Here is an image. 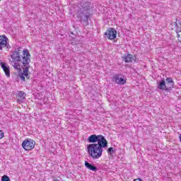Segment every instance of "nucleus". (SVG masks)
Here are the masks:
<instances>
[{
  "instance_id": "nucleus-1",
  "label": "nucleus",
  "mask_w": 181,
  "mask_h": 181,
  "mask_svg": "<svg viewBox=\"0 0 181 181\" xmlns=\"http://www.w3.org/2000/svg\"><path fill=\"white\" fill-rule=\"evenodd\" d=\"M90 144L87 146V152L93 160L100 159L103 156V148L108 146V141L101 134H92L88 138Z\"/></svg>"
},
{
  "instance_id": "nucleus-2",
  "label": "nucleus",
  "mask_w": 181,
  "mask_h": 181,
  "mask_svg": "<svg viewBox=\"0 0 181 181\" xmlns=\"http://www.w3.org/2000/svg\"><path fill=\"white\" fill-rule=\"evenodd\" d=\"M9 63L16 70H21L22 64L25 62V59H30V53L28 49L22 50V47H19L11 52L10 54ZM21 63L22 64H21Z\"/></svg>"
},
{
  "instance_id": "nucleus-3",
  "label": "nucleus",
  "mask_w": 181,
  "mask_h": 181,
  "mask_svg": "<svg viewBox=\"0 0 181 181\" xmlns=\"http://www.w3.org/2000/svg\"><path fill=\"white\" fill-rule=\"evenodd\" d=\"M81 8L78 11L77 18L79 19L80 23H82L83 26H88L90 25L88 21H90L93 16V7L91 6V3H81Z\"/></svg>"
},
{
  "instance_id": "nucleus-4",
  "label": "nucleus",
  "mask_w": 181,
  "mask_h": 181,
  "mask_svg": "<svg viewBox=\"0 0 181 181\" xmlns=\"http://www.w3.org/2000/svg\"><path fill=\"white\" fill-rule=\"evenodd\" d=\"M35 145H36V142L31 139H27L22 143V146L25 151H32L35 148Z\"/></svg>"
},
{
  "instance_id": "nucleus-5",
  "label": "nucleus",
  "mask_w": 181,
  "mask_h": 181,
  "mask_svg": "<svg viewBox=\"0 0 181 181\" xmlns=\"http://www.w3.org/2000/svg\"><path fill=\"white\" fill-rule=\"evenodd\" d=\"M30 59L25 58L23 64L21 65V68L23 69V73L21 74L25 77H29V69H30Z\"/></svg>"
},
{
  "instance_id": "nucleus-6",
  "label": "nucleus",
  "mask_w": 181,
  "mask_h": 181,
  "mask_svg": "<svg viewBox=\"0 0 181 181\" xmlns=\"http://www.w3.org/2000/svg\"><path fill=\"white\" fill-rule=\"evenodd\" d=\"M8 38L5 35H0V50H3V49H6L8 52L9 49H11V45L9 42H8Z\"/></svg>"
},
{
  "instance_id": "nucleus-7",
  "label": "nucleus",
  "mask_w": 181,
  "mask_h": 181,
  "mask_svg": "<svg viewBox=\"0 0 181 181\" xmlns=\"http://www.w3.org/2000/svg\"><path fill=\"white\" fill-rule=\"evenodd\" d=\"M104 36L109 40H114L117 37V30L114 28H109L104 33Z\"/></svg>"
},
{
  "instance_id": "nucleus-8",
  "label": "nucleus",
  "mask_w": 181,
  "mask_h": 181,
  "mask_svg": "<svg viewBox=\"0 0 181 181\" xmlns=\"http://www.w3.org/2000/svg\"><path fill=\"white\" fill-rule=\"evenodd\" d=\"M112 81L115 83V84H119V86H124V84L127 83V79L125 78H122L121 74H115L112 78Z\"/></svg>"
},
{
  "instance_id": "nucleus-9",
  "label": "nucleus",
  "mask_w": 181,
  "mask_h": 181,
  "mask_svg": "<svg viewBox=\"0 0 181 181\" xmlns=\"http://www.w3.org/2000/svg\"><path fill=\"white\" fill-rule=\"evenodd\" d=\"M0 66L2 70H4L6 76L7 77H11V69L9 68V65L6 64V62H3L2 61H0Z\"/></svg>"
},
{
  "instance_id": "nucleus-10",
  "label": "nucleus",
  "mask_w": 181,
  "mask_h": 181,
  "mask_svg": "<svg viewBox=\"0 0 181 181\" xmlns=\"http://www.w3.org/2000/svg\"><path fill=\"white\" fill-rule=\"evenodd\" d=\"M158 90H163L165 91H169V88L166 86V82L165 81V79L163 78L158 84Z\"/></svg>"
},
{
  "instance_id": "nucleus-11",
  "label": "nucleus",
  "mask_w": 181,
  "mask_h": 181,
  "mask_svg": "<svg viewBox=\"0 0 181 181\" xmlns=\"http://www.w3.org/2000/svg\"><path fill=\"white\" fill-rule=\"evenodd\" d=\"M124 62H125V63H132V62H135V57H134V55L131 54H127L126 55H124L122 57Z\"/></svg>"
},
{
  "instance_id": "nucleus-12",
  "label": "nucleus",
  "mask_w": 181,
  "mask_h": 181,
  "mask_svg": "<svg viewBox=\"0 0 181 181\" xmlns=\"http://www.w3.org/2000/svg\"><path fill=\"white\" fill-rule=\"evenodd\" d=\"M25 98L26 93H25L23 91H19L16 95V99L18 100V103H22Z\"/></svg>"
},
{
  "instance_id": "nucleus-13",
  "label": "nucleus",
  "mask_w": 181,
  "mask_h": 181,
  "mask_svg": "<svg viewBox=\"0 0 181 181\" xmlns=\"http://www.w3.org/2000/svg\"><path fill=\"white\" fill-rule=\"evenodd\" d=\"M85 166L89 170H92V172H97V170H98V168L95 165H94L87 161H85Z\"/></svg>"
},
{
  "instance_id": "nucleus-14",
  "label": "nucleus",
  "mask_w": 181,
  "mask_h": 181,
  "mask_svg": "<svg viewBox=\"0 0 181 181\" xmlns=\"http://www.w3.org/2000/svg\"><path fill=\"white\" fill-rule=\"evenodd\" d=\"M165 81L166 83L169 85V89L170 88H175V81H173V79H172V78H165Z\"/></svg>"
},
{
  "instance_id": "nucleus-15",
  "label": "nucleus",
  "mask_w": 181,
  "mask_h": 181,
  "mask_svg": "<svg viewBox=\"0 0 181 181\" xmlns=\"http://www.w3.org/2000/svg\"><path fill=\"white\" fill-rule=\"evenodd\" d=\"M115 148L113 147L109 148L107 151V155H109V156H114V155H115Z\"/></svg>"
},
{
  "instance_id": "nucleus-16",
  "label": "nucleus",
  "mask_w": 181,
  "mask_h": 181,
  "mask_svg": "<svg viewBox=\"0 0 181 181\" xmlns=\"http://www.w3.org/2000/svg\"><path fill=\"white\" fill-rule=\"evenodd\" d=\"M1 181H11V178L8 175H4L1 177Z\"/></svg>"
},
{
  "instance_id": "nucleus-17",
  "label": "nucleus",
  "mask_w": 181,
  "mask_h": 181,
  "mask_svg": "<svg viewBox=\"0 0 181 181\" xmlns=\"http://www.w3.org/2000/svg\"><path fill=\"white\" fill-rule=\"evenodd\" d=\"M5 136V133H4V131L0 129V139H2Z\"/></svg>"
},
{
  "instance_id": "nucleus-18",
  "label": "nucleus",
  "mask_w": 181,
  "mask_h": 181,
  "mask_svg": "<svg viewBox=\"0 0 181 181\" xmlns=\"http://www.w3.org/2000/svg\"><path fill=\"white\" fill-rule=\"evenodd\" d=\"M20 78L21 80H23V81H25V76L20 74Z\"/></svg>"
},
{
  "instance_id": "nucleus-19",
  "label": "nucleus",
  "mask_w": 181,
  "mask_h": 181,
  "mask_svg": "<svg viewBox=\"0 0 181 181\" xmlns=\"http://www.w3.org/2000/svg\"><path fill=\"white\" fill-rule=\"evenodd\" d=\"M175 32H176V33H180V32H181V27H180V28H177Z\"/></svg>"
},
{
  "instance_id": "nucleus-20",
  "label": "nucleus",
  "mask_w": 181,
  "mask_h": 181,
  "mask_svg": "<svg viewBox=\"0 0 181 181\" xmlns=\"http://www.w3.org/2000/svg\"><path fill=\"white\" fill-rule=\"evenodd\" d=\"M134 181H142V179H141V178H137V179L134 180Z\"/></svg>"
},
{
  "instance_id": "nucleus-21",
  "label": "nucleus",
  "mask_w": 181,
  "mask_h": 181,
  "mask_svg": "<svg viewBox=\"0 0 181 181\" xmlns=\"http://www.w3.org/2000/svg\"><path fill=\"white\" fill-rule=\"evenodd\" d=\"M175 27L177 28V29H179V25H177V23H175Z\"/></svg>"
},
{
  "instance_id": "nucleus-22",
  "label": "nucleus",
  "mask_w": 181,
  "mask_h": 181,
  "mask_svg": "<svg viewBox=\"0 0 181 181\" xmlns=\"http://www.w3.org/2000/svg\"><path fill=\"white\" fill-rule=\"evenodd\" d=\"M177 37H180V35L179 33H177Z\"/></svg>"
}]
</instances>
